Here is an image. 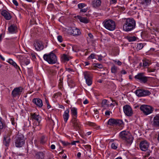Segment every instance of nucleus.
<instances>
[{
  "label": "nucleus",
  "mask_w": 159,
  "mask_h": 159,
  "mask_svg": "<svg viewBox=\"0 0 159 159\" xmlns=\"http://www.w3.org/2000/svg\"><path fill=\"white\" fill-rule=\"evenodd\" d=\"M120 137L127 146H130L133 142L134 138L128 131L124 130L120 133Z\"/></svg>",
  "instance_id": "f257e3e1"
},
{
  "label": "nucleus",
  "mask_w": 159,
  "mask_h": 159,
  "mask_svg": "<svg viewBox=\"0 0 159 159\" xmlns=\"http://www.w3.org/2000/svg\"><path fill=\"white\" fill-rule=\"evenodd\" d=\"M125 22L123 26V29L125 31H129L135 27L136 23L134 19L128 18L125 19Z\"/></svg>",
  "instance_id": "f03ea898"
},
{
  "label": "nucleus",
  "mask_w": 159,
  "mask_h": 159,
  "mask_svg": "<svg viewBox=\"0 0 159 159\" xmlns=\"http://www.w3.org/2000/svg\"><path fill=\"white\" fill-rule=\"evenodd\" d=\"M31 116L32 119H34L36 121L33 123V128L34 130L36 131L39 130L41 129L40 123L41 119V117L39 115H36L35 113L31 114Z\"/></svg>",
  "instance_id": "7ed1b4c3"
},
{
  "label": "nucleus",
  "mask_w": 159,
  "mask_h": 159,
  "mask_svg": "<svg viewBox=\"0 0 159 159\" xmlns=\"http://www.w3.org/2000/svg\"><path fill=\"white\" fill-rule=\"evenodd\" d=\"M43 58L45 61L51 64L56 63L57 61L56 56L52 52L48 54H45L43 56Z\"/></svg>",
  "instance_id": "20e7f679"
},
{
  "label": "nucleus",
  "mask_w": 159,
  "mask_h": 159,
  "mask_svg": "<svg viewBox=\"0 0 159 159\" xmlns=\"http://www.w3.org/2000/svg\"><path fill=\"white\" fill-rule=\"evenodd\" d=\"M103 24L105 28L109 31H113L115 29V23L111 20H106L103 22Z\"/></svg>",
  "instance_id": "39448f33"
},
{
  "label": "nucleus",
  "mask_w": 159,
  "mask_h": 159,
  "mask_svg": "<svg viewBox=\"0 0 159 159\" xmlns=\"http://www.w3.org/2000/svg\"><path fill=\"white\" fill-rule=\"evenodd\" d=\"M25 143L24 136L22 134H18L16 137L15 141V145L16 147L20 148L22 147Z\"/></svg>",
  "instance_id": "423d86ee"
},
{
  "label": "nucleus",
  "mask_w": 159,
  "mask_h": 159,
  "mask_svg": "<svg viewBox=\"0 0 159 159\" xmlns=\"http://www.w3.org/2000/svg\"><path fill=\"white\" fill-rule=\"evenodd\" d=\"M140 109L143 113L146 116L152 113L153 111L152 107L146 105H141L140 107Z\"/></svg>",
  "instance_id": "0eeeda50"
},
{
  "label": "nucleus",
  "mask_w": 159,
  "mask_h": 159,
  "mask_svg": "<svg viewBox=\"0 0 159 159\" xmlns=\"http://www.w3.org/2000/svg\"><path fill=\"white\" fill-rule=\"evenodd\" d=\"M134 78L139 80L141 83L145 84L147 82L149 77L144 76L143 73H140L136 75Z\"/></svg>",
  "instance_id": "6e6552de"
},
{
  "label": "nucleus",
  "mask_w": 159,
  "mask_h": 159,
  "mask_svg": "<svg viewBox=\"0 0 159 159\" xmlns=\"http://www.w3.org/2000/svg\"><path fill=\"white\" fill-rule=\"evenodd\" d=\"M135 93L138 97H142L149 96L151 93L147 90L139 89L136 90Z\"/></svg>",
  "instance_id": "1a4fd4ad"
},
{
  "label": "nucleus",
  "mask_w": 159,
  "mask_h": 159,
  "mask_svg": "<svg viewBox=\"0 0 159 159\" xmlns=\"http://www.w3.org/2000/svg\"><path fill=\"white\" fill-rule=\"evenodd\" d=\"M84 78L88 86L91 85L92 83V76L89 72L85 71L84 72Z\"/></svg>",
  "instance_id": "9d476101"
},
{
  "label": "nucleus",
  "mask_w": 159,
  "mask_h": 159,
  "mask_svg": "<svg viewBox=\"0 0 159 159\" xmlns=\"http://www.w3.org/2000/svg\"><path fill=\"white\" fill-rule=\"evenodd\" d=\"M123 123L122 121L121 120L111 118L108 120L107 124L112 126L115 125H120L122 124Z\"/></svg>",
  "instance_id": "9b49d317"
},
{
  "label": "nucleus",
  "mask_w": 159,
  "mask_h": 159,
  "mask_svg": "<svg viewBox=\"0 0 159 159\" xmlns=\"http://www.w3.org/2000/svg\"><path fill=\"white\" fill-rule=\"evenodd\" d=\"M149 143L146 140L141 141L139 144V148L141 150L143 151H146L149 147Z\"/></svg>",
  "instance_id": "f8f14e48"
},
{
  "label": "nucleus",
  "mask_w": 159,
  "mask_h": 159,
  "mask_svg": "<svg viewBox=\"0 0 159 159\" xmlns=\"http://www.w3.org/2000/svg\"><path fill=\"white\" fill-rule=\"evenodd\" d=\"M23 90V88L21 87H16L12 91L11 95L13 98H15L17 96L20 95Z\"/></svg>",
  "instance_id": "ddd939ff"
},
{
  "label": "nucleus",
  "mask_w": 159,
  "mask_h": 159,
  "mask_svg": "<svg viewBox=\"0 0 159 159\" xmlns=\"http://www.w3.org/2000/svg\"><path fill=\"white\" fill-rule=\"evenodd\" d=\"M123 111L125 114L128 116H131L133 114L131 108L128 105H126L123 107Z\"/></svg>",
  "instance_id": "4468645a"
},
{
  "label": "nucleus",
  "mask_w": 159,
  "mask_h": 159,
  "mask_svg": "<svg viewBox=\"0 0 159 159\" xmlns=\"http://www.w3.org/2000/svg\"><path fill=\"white\" fill-rule=\"evenodd\" d=\"M71 122L72 123V126L76 130H78L80 129L81 125L79 122V120L77 119H72Z\"/></svg>",
  "instance_id": "2eb2a0df"
},
{
  "label": "nucleus",
  "mask_w": 159,
  "mask_h": 159,
  "mask_svg": "<svg viewBox=\"0 0 159 159\" xmlns=\"http://www.w3.org/2000/svg\"><path fill=\"white\" fill-rule=\"evenodd\" d=\"M70 34L74 36H78L81 34V32L80 30L78 28L74 27L70 30Z\"/></svg>",
  "instance_id": "dca6fc26"
},
{
  "label": "nucleus",
  "mask_w": 159,
  "mask_h": 159,
  "mask_svg": "<svg viewBox=\"0 0 159 159\" xmlns=\"http://www.w3.org/2000/svg\"><path fill=\"white\" fill-rule=\"evenodd\" d=\"M34 46L35 49L37 51H39L43 48V46L42 43L41 41H36L34 43Z\"/></svg>",
  "instance_id": "f3484780"
},
{
  "label": "nucleus",
  "mask_w": 159,
  "mask_h": 159,
  "mask_svg": "<svg viewBox=\"0 0 159 159\" xmlns=\"http://www.w3.org/2000/svg\"><path fill=\"white\" fill-rule=\"evenodd\" d=\"M152 125L155 127H159V114L154 117Z\"/></svg>",
  "instance_id": "a211bd4d"
},
{
  "label": "nucleus",
  "mask_w": 159,
  "mask_h": 159,
  "mask_svg": "<svg viewBox=\"0 0 159 159\" xmlns=\"http://www.w3.org/2000/svg\"><path fill=\"white\" fill-rule=\"evenodd\" d=\"M32 102L39 107H41L43 105L42 101L39 98H34Z\"/></svg>",
  "instance_id": "6ab92c4d"
},
{
  "label": "nucleus",
  "mask_w": 159,
  "mask_h": 159,
  "mask_svg": "<svg viewBox=\"0 0 159 159\" xmlns=\"http://www.w3.org/2000/svg\"><path fill=\"white\" fill-rule=\"evenodd\" d=\"M17 28L14 25H11L8 28V30L10 33L13 34L16 33L17 31Z\"/></svg>",
  "instance_id": "aec40b11"
},
{
  "label": "nucleus",
  "mask_w": 159,
  "mask_h": 159,
  "mask_svg": "<svg viewBox=\"0 0 159 159\" xmlns=\"http://www.w3.org/2000/svg\"><path fill=\"white\" fill-rule=\"evenodd\" d=\"M2 15L7 20L11 19V18L10 13L6 10H3L1 12Z\"/></svg>",
  "instance_id": "412c9836"
},
{
  "label": "nucleus",
  "mask_w": 159,
  "mask_h": 159,
  "mask_svg": "<svg viewBox=\"0 0 159 159\" xmlns=\"http://www.w3.org/2000/svg\"><path fill=\"white\" fill-rule=\"evenodd\" d=\"M70 110L69 109H67L64 111L63 115V118L64 121L66 123L69 117V113Z\"/></svg>",
  "instance_id": "4be33fe9"
},
{
  "label": "nucleus",
  "mask_w": 159,
  "mask_h": 159,
  "mask_svg": "<svg viewBox=\"0 0 159 159\" xmlns=\"http://www.w3.org/2000/svg\"><path fill=\"white\" fill-rule=\"evenodd\" d=\"M71 112L73 117L72 119H76L77 116V109L76 108L73 107L71 109Z\"/></svg>",
  "instance_id": "5701e85b"
},
{
  "label": "nucleus",
  "mask_w": 159,
  "mask_h": 159,
  "mask_svg": "<svg viewBox=\"0 0 159 159\" xmlns=\"http://www.w3.org/2000/svg\"><path fill=\"white\" fill-rule=\"evenodd\" d=\"M101 3V0H94L92 2V5L94 8H97L99 7Z\"/></svg>",
  "instance_id": "b1692460"
},
{
  "label": "nucleus",
  "mask_w": 159,
  "mask_h": 159,
  "mask_svg": "<svg viewBox=\"0 0 159 159\" xmlns=\"http://www.w3.org/2000/svg\"><path fill=\"white\" fill-rule=\"evenodd\" d=\"M7 62L9 63L10 64L12 65L14 67H15L17 70H20V67L17 65L16 63L14 62L12 59H9L7 61Z\"/></svg>",
  "instance_id": "393cba45"
},
{
  "label": "nucleus",
  "mask_w": 159,
  "mask_h": 159,
  "mask_svg": "<svg viewBox=\"0 0 159 159\" xmlns=\"http://www.w3.org/2000/svg\"><path fill=\"white\" fill-rule=\"evenodd\" d=\"M45 154L42 152H37L35 154L36 158L38 159H43L44 157Z\"/></svg>",
  "instance_id": "a878e982"
},
{
  "label": "nucleus",
  "mask_w": 159,
  "mask_h": 159,
  "mask_svg": "<svg viewBox=\"0 0 159 159\" xmlns=\"http://www.w3.org/2000/svg\"><path fill=\"white\" fill-rule=\"evenodd\" d=\"M78 19L80 22L84 23L86 24L89 23V20L86 17L78 16Z\"/></svg>",
  "instance_id": "bb28decb"
},
{
  "label": "nucleus",
  "mask_w": 159,
  "mask_h": 159,
  "mask_svg": "<svg viewBox=\"0 0 159 159\" xmlns=\"http://www.w3.org/2000/svg\"><path fill=\"white\" fill-rule=\"evenodd\" d=\"M118 69L117 67L115 65L113 66L111 68V72L112 73L115 74L117 73Z\"/></svg>",
  "instance_id": "cd10ccee"
},
{
  "label": "nucleus",
  "mask_w": 159,
  "mask_h": 159,
  "mask_svg": "<svg viewBox=\"0 0 159 159\" xmlns=\"http://www.w3.org/2000/svg\"><path fill=\"white\" fill-rule=\"evenodd\" d=\"M127 73V72L125 71V70H122L120 71V74H119V76H120V78H121L120 79L118 80L117 79V77L116 76H115L116 77V80H119L120 82H121L123 81V79L122 78V74H125Z\"/></svg>",
  "instance_id": "c85d7f7f"
},
{
  "label": "nucleus",
  "mask_w": 159,
  "mask_h": 159,
  "mask_svg": "<svg viewBox=\"0 0 159 159\" xmlns=\"http://www.w3.org/2000/svg\"><path fill=\"white\" fill-rule=\"evenodd\" d=\"M61 60L64 61H68L69 60V57L65 54H63L61 57Z\"/></svg>",
  "instance_id": "c756f323"
},
{
  "label": "nucleus",
  "mask_w": 159,
  "mask_h": 159,
  "mask_svg": "<svg viewBox=\"0 0 159 159\" xmlns=\"http://www.w3.org/2000/svg\"><path fill=\"white\" fill-rule=\"evenodd\" d=\"M150 64V61L148 60H145L143 61V66L145 67H148Z\"/></svg>",
  "instance_id": "7c9ffc66"
},
{
  "label": "nucleus",
  "mask_w": 159,
  "mask_h": 159,
  "mask_svg": "<svg viewBox=\"0 0 159 159\" xmlns=\"http://www.w3.org/2000/svg\"><path fill=\"white\" fill-rule=\"evenodd\" d=\"M126 39L129 42H133L136 40L137 38L135 36L131 37L128 36L126 37Z\"/></svg>",
  "instance_id": "2f4dec72"
},
{
  "label": "nucleus",
  "mask_w": 159,
  "mask_h": 159,
  "mask_svg": "<svg viewBox=\"0 0 159 159\" xmlns=\"http://www.w3.org/2000/svg\"><path fill=\"white\" fill-rule=\"evenodd\" d=\"M151 0H141V3L142 5H147L150 4Z\"/></svg>",
  "instance_id": "473e14b6"
},
{
  "label": "nucleus",
  "mask_w": 159,
  "mask_h": 159,
  "mask_svg": "<svg viewBox=\"0 0 159 159\" xmlns=\"http://www.w3.org/2000/svg\"><path fill=\"white\" fill-rule=\"evenodd\" d=\"M6 125L0 117V129H2L6 127Z\"/></svg>",
  "instance_id": "72a5a7b5"
},
{
  "label": "nucleus",
  "mask_w": 159,
  "mask_h": 159,
  "mask_svg": "<svg viewBox=\"0 0 159 159\" xmlns=\"http://www.w3.org/2000/svg\"><path fill=\"white\" fill-rule=\"evenodd\" d=\"M89 37H88V41L91 42L92 43L94 41V39L93 38V36L92 34L91 33H89L88 34Z\"/></svg>",
  "instance_id": "f704fd0d"
},
{
  "label": "nucleus",
  "mask_w": 159,
  "mask_h": 159,
  "mask_svg": "<svg viewBox=\"0 0 159 159\" xmlns=\"http://www.w3.org/2000/svg\"><path fill=\"white\" fill-rule=\"evenodd\" d=\"M143 47V45L142 43H138L137 46V48L139 50L141 49Z\"/></svg>",
  "instance_id": "c9c22d12"
},
{
  "label": "nucleus",
  "mask_w": 159,
  "mask_h": 159,
  "mask_svg": "<svg viewBox=\"0 0 159 159\" xmlns=\"http://www.w3.org/2000/svg\"><path fill=\"white\" fill-rule=\"evenodd\" d=\"M93 65L94 67H98V68H103L102 65L101 64L94 63Z\"/></svg>",
  "instance_id": "e433bc0d"
},
{
  "label": "nucleus",
  "mask_w": 159,
  "mask_h": 159,
  "mask_svg": "<svg viewBox=\"0 0 159 159\" xmlns=\"http://www.w3.org/2000/svg\"><path fill=\"white\" fill-rule=\"evenodd\" d=\"M107 101L106 99H104L102 100V106H104L106 105H107L108 106H109V104H107L108 102H107Z\"/></svg>",
  "instance_id": "4c0bfd02"
},
{
  "label": "nucleus",
  "mask_w": 159,
  "mask_h": 159,
  "mask_svg": "<svg viewBox=\"0 0 159 159\" xmlns=\"http://www.w3.org/2000/svg\"><path fill=\"white\" fill-rule=\"evenodd\" d=\"M60 141L61 143L64 146H68V145H69L70 144L68 142H65V141H63L62 140H60Z\"/></svg>",
  "instance_id": "58836bf2"
},
{
  "label": "nucleus",
  "mask_w": 159,
  "mask_h": 159,
  "mask_svg": "<svg viewBox=\"0 0 159 159\" xmlns=\"http://www.w3.org/2000/svg\"><path fill=\"white\" fill-rule=\"evenodd\" d=\"M87 125H88L90 126H92V127H94V128H96V124L94 123H93V122H88L87 123Z\"/></svg>",
  "instance_id": "ea45409f"
},
{
  "label": "nucleus",
  "mask_w": 159,
  "mask_h": 159,
  "mask_svg": "<svg viewBox=\"0 0 159 159\" xmlns=\"http://www.w3.org/2000/svg\"><path fill=\"white\" fill-rule=\"evenodd\" d=\"M78 5L79 8L80 9H82L86 6V5L84 3H83L79 4Z\"/></svg>",
  "instance_id": "a19ab883"
},
{
  "label": "nucleus",
  "mask_w": 159,
  "mask_h": 159,
  "mask_svg": "<svg viewBox=\"0 0 159 159\" xmlns=\"http://www.w3.org/2000/svg\"><path fill=\"white\" fill-rule=\"evenodd\" d=\"M23 63L26 65H27L30 63V60L29 59L25 58L24 60Z\"/></svg>",
  "instance_id": "79ce46f5"
},
{
  "label": "nucleus",
  "mask_w": 159,
  "mask_h": 159,
  "mask_svg": "<svg viewBox=\"0 0 159 159\" xmlns=\"http://www.w3.org/2000/svg\"><path fill=\"white\" fill-rule=\"evenodd\" d=\"M45 142V137L44 136H42L40 139V143H44Z\"/></svg>",
  "instance_id": "37998d69"
},
{
  "label": "nucleus",
  "mask_w": 159,
  "mask_h": 159,
  "mask_svg": "<svg viewBox=\"0 0 159 159\" xmlns=\"http://www.w3.org/2000/svg\"><path fill=\"white\" fill-rule=\"evenodd\" d=\"M57 39L61 43L63 41V39L61 35H58L57 36Z\"/></svg>",
  "instance_id": "c03bdc74"
},
{
  "label": "nucleus",
  "mask_w": 159,
  "mask_h": 159,
  "mask_svg": "<svg viewBox=\"0 0 159 159\" xmlns=\"http://www.w3.org/2000/svg\"><path fill=\"white\" fill-rule=\"evenodd\" d=\"M66 70L68 72L70 73H72L74 72L73 70L70 68H66Z\"/></svg>",
  "instance_id": "a18cd8bd"
},
{
  "label": "nucleus",
  "mask_w": 159,
  "mask_h": 159,
  "mask_svg": "<svg viewBox=\"0 0 159 159\" xmlns=\"http://www.w3.org/2000/svg\"><path fill=\"white\" fill-rule=\"evenodd\" d=\"M111 148L112 149H116L117 148V145L114 143H113L111 145Z\"/></svg>",
  "instance_id": "49530a36"
},
{
  "label": "nucleus",
  "mask_w": 159,
  "mask_h": 159,
  "mask_svg": "<svg viewBox=\"0 0 159 159\" xmlns=\"http://www.w3.org/2000/svg\"><path fill=\"white\" fill-rule=\"evenodd\" d=\"M155 69H150L148 68L147 69V71L148 72H154Z\"/></svg>",
  "instance_id": "de8ad7c7"
},
{
  "label": "nucleus",
  "mask_w": 159,
  "mask_h": 159,
  "mask_svg": "<svg viewBox=\"0 0 159 159\" xmlns=\"http://www.w3.org/2000/svg\"><path fill=\"white\" fill-rule=\"evenodd\" d=\"M11 120L12 125H14L16 123L14 118H11Z\"/></svg>",
  "instance_id": "09e8293b"
},
{
  "label": "nucleus",
  "mask_w": 159,
  "mask_h": 159,
  "mask_svg": "<svg viewBox=\"0 0 159 159\" xmlns=\"http://www.w3.org/2000/svg\"><path fill=\"white\" fill-rule=\"evenodd\" d=\"M94 56H95L94 54L92 53L89 56V59H93L94 58Z\"/></svg>",
  "instance_id": "8fccbe9b"
},
{
  "label": "nucleus",
  "mask_w": 159,
  "mask_h": 159,
  "mask_svg": "<svg viewBox=\"0 0 159 159\" xmlns=\"http://www.w3.org/2000/svg\"><path fill=\"white\" fill-rule=\"evenodd\" d=\"M118 9H120L121 11H123L125 10V8L124 7H121L120 6H119L118 7Z\"/></svg>",
  "instance_id": "3c124183"
},
{
  "label": "nucleus",
  "mask_w": 159,
  "mask_h": 159,
  "mask_svg": "<svg viewBox=\"0 0 159 159\" xmlns=\"http://www.w3.org/2000/svg\"><path fill=\"white\" fill-rule=\"evenodd\" d=\"M12 2L16 6H18V4L17 1L16 0H13Z\"/></svg>",
  "instance_id": "603ef678"
},
{
  "label": "nucleus",
  "mask_w": 159,
  "mask_h": 159,
  "mask_svg": "<svg viewBox=\"0 0 159 159\" xmlns=\"http://www.w3.org/2000/svg\"><path fill=\"white\" fill-rule=\"evenodd\" d=\"M79 143V141H78V140L75 141H74L73 142H72L71 143V144L72 145H75L76 144V143Z\"/></svg>",
  "instance_id": "864d4df0"
},
{
  "label": "nucleus",
  "mask_w": 159,
  "mask_h": 159,
  "mask_svg": "<svg viewBox=\"0 0 159 159\" xmlns=\"http://www.w3.org/2000/svg\"><path fill=\"white\" fill-rule=\"evenodd\" d=\"M87 10V8L82 9L80 10V12H86Z\"/></svg>",
  "instance_id": "5fc2aeb1"
},
{
  "label": "nucleus",
  "mask_w": 159,
  "mask_h": 159,
  "mask_svg": "<svg viewBox=\"0 0 159 159\" xmlns=\"http://www.w3.org/2000/svg\"><path fill=\"white\" fill-rule=\"evenodd\" d=\"M117 0H111L110 1L111 4L116 3L117 2Z\"/></svg>",
  "instance_id": "6e6d98bb"
},
{
  "label": "nucleus",
  "mask_w": 159,
  "mask_h": 159,
  "mask_svg": "<svg viewBox=\"0 0 159 159\" xmlns=\"http://www.w3.org/2000/svg\"><path fill=\"white\" fill-rule=\"evenodd\" d=\"M105 114L106 116H109L110 115V111H107L105 112Z\"/></svg>",
  "instance_id": "4d7b16f0"
},
{
  "label": "nucleus",
  "mask_w": 159,
  "mask_h": 159,
  "mask_svg": "<svg viewBox=\"0 0 159 159\" xmlns=\"http://www.w3.org/2000/svg\"><path fill=\"white\" fill-rule=\"evenodd\" d=\"M31 57L33 59H34L36 58V57L34 54L32 53L31 54Z\"/></svg>",
  "instance_id": "13d9d810"
},
{
  "label": "nucleus",
  "mask_w": 159,
  "mask_h": 159,
  "mask_svg": "<svg viewBox=\"0 0 159 159\" xmlns=\"http://www.w3.org/2000/svg\"><path fill=\"white\" fill-rule=\"evenodd\" d=\"M50 148L52 149H54L55 148V146L54 144H52Z\"/></svg>",
  "instance_id": "bf43d9fd"
},
{
  "label": "nucleus",
  "mask_w": 159,
  "mask_h": 159,
  "mask_svg": "<svg viewBox=\"0 0 159 159\" xmlns=\"http://www.w3.org/2000/svg\"><path fill=\"white\" fill-rule=\"evenodd\" d=\"M88 103V101L87 99H86L84 102H83V103L84 104H86Z\"/></svg>",
  "instance_id": "052dcab7"
},
{
  "label": "nucleus",
  "mask_w": 159,
  "mask_h": 159,
  "mask_svg": "<svg viewBox=\"0 0 159 159\" xmlns=\"http://www.w3.org/2000/svg\"><path fill=\"white\" fill-rule=\"evenodd\" d=\"M47 156L48 157V158H46L45 159H51V156L49 154H48L47 155Z\"/></svg>",
  "instance_id": "680f3d73"
},
{
  "label": "nucleus",
  "mask_w": 159,
  "mask_h": 159,
  "mask_svg": "<svg viewBox=\"0 0 159 159\" xmlns=\"http://www.w3.org/2000/svg\"><path fill=\"white\" fill-rule=\"evenodd\" d=\"M81 153L80 152H79L77 154V157L79 158H80V157H81Z\"/></svg>",
  "instance_id": "e2e57ef3"
},
{
  "label": "nucleus",
  "mask_w": 159,
  "mask_h": 159,
  "mask_svg": "<svg viewBox=\"0 0 159 159\" xmlns=\"http://www.w3.org/2000/svg\"><path fill=\"white\" fill-rule=\"evenodd\" d=\"M67 157L66 155V154H64L62 157V159H66Z\"/></svg>",
  "instance_id": "0e129e2a"
},
{
  "label": "nucleus",
  "mask_w": 159,
  "mask_h": 159,
  "mask_svg": "<svg viewBox=\"0 0 159 159\" xmlns=\"http://www.w3.org/2000/svg\"><path fill=\"white\" fill-rule=\"evenodd\" d=\"M0 58L2 60V61H4L5 59L3 57V56L1 54H0Z\"/></svg>",
  "instance_id": "69168bd1"
},
{
  "label": "nucleus",
  "mask_w": 159,
  "mask_h": 159,
  "mask_svg": "<svg viewBox=\"0 0 159 159\" xmlns=\"http://www.w3.org/2000/svg\"><path fill=\"white\" fill-rule=\"evenodd\" d=\"M117 63L119 66H120L122 64L121 62L119 61H117Z\"/></svg>",
  "instance_id": "338daca9"
},
{
  "label": "nucleus",
  "mask_w": 159,
  "mask_h": 159,
  "mask_svg": "<svg viewBox=\"0 0 159 159\" xmlns=\"http://www.w3.org/2000/svg\"><path fill=\"white\" fill-rule=\"evenodd\" d=\"M94 116L95 118V119H98V117H99L98 115L97 114L96 115H95V114L94 115Z\"/></svg>",
  "instance_id": "774afa93"
}]
</instances>
